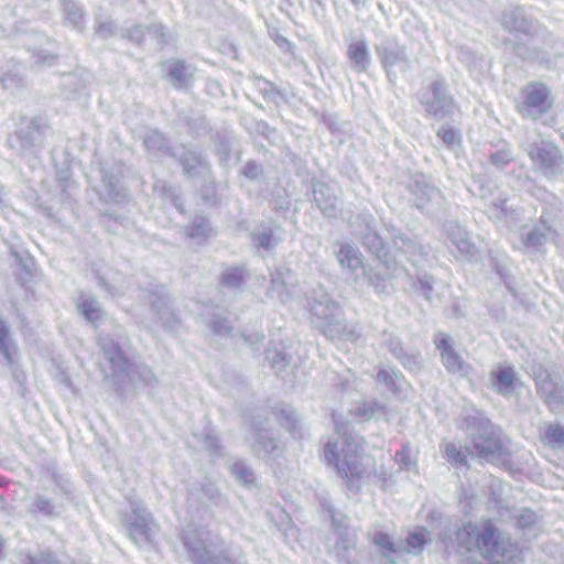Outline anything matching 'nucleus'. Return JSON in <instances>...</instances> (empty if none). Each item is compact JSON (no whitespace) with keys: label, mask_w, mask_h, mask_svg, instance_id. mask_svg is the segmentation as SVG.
Returning <instances> with one entry per match:
<instances>
[{"label":"nucleus","mask_w":564,"mask_h":564,"mask_svg":"<svg viewBox=\"0 0 564 564\" xmlns=\"http://www.w3.org/2000/svg\"><path fill=\"white\" fill-rule=\"evenodd\" d=\"M383 345L409 371H419L421 369V355L419 351H405L401 341L391 334H383Z\"/></svg>","instance_id":"obj_19"},{"label":"nucleus","mask_w":564,"mask_h":564,"mask_svg":"<svg viewBox=\"0 0 564 564\" xmlns=\"http://www.w3.org/2000/svg\"><path fill=\"white\" fill-rule=\"evenodd\" d=\"M99 347L105 358L109 361L115 376H123L130 369L132 361L111 337L100 336Z\"/></svg>","instance_id":"obj_15"},{"label":"nucleus","mask_w":564,"mask_h":564,"mask_svg":"<svg viewBox=\"0 0 564 564\" xmlns=\"http://www.w3.org/2000/svg\"><path fill=\"white\" fill-rule=\"evenodd\" d=\"M253 452L263 458L274 456L280 452V445L272 433L268 430L254 427Z\"/></svg>","instance_id":"obj_23"},{"label":"nucleus","mask_w":564,"mask_h":564,"mask_svg":"<svg viewBox=\"0 0 564 564\" xmlns=\"http://www.w3.org/2000/svg\"><path fill=\"white\" fill-rule=\"evenodd\" d=\"M532 163L546 176H554L564 171V158L560 149L552 142L541 141L525 149Z\"/></svg>","instance_id":"obj_7"},{"label":"nucleus","mask_w":564,"mask_h":564,"mask_svg":"<svg viewBox=\"0 0 564 564\" xmlns=\"http://www.w3.org/2000/svg\"><path fill=\"white\" fill-rule=\"evenodd\" d=\"M282 424L291 432V434L295 437L297 436L296 433V425L297 421L295 417V413L292 411H289L284 416V422Z\"/></svg>","instance_id":"obj_59"},{"label":"nucleus","mask_w":564,"mask_h":564,"mask_svg":"<svg viewBox=\"0 0 564 564\" xmlns=\"http://www.w3.org/2000/svg\"><path fill=\"white\" fill-rule=\"evenodd\" d=\"M434 344L440 350L441 359L445 369L454 375L466 377L471 367L462 358L451 344V338L444 333L435 336Z\"/></svg>","instance_id":"obj_10"},{"label":"nucleus","mask_w":564,"mask_h":564,"mask_svg":"<svg viewBox=\"0 0 564 564\" xmlns=\"http://www.w3.org/2000/svg\"><path fill=\"white\" fill-rule=\"evenodd\" d=\"M148 301L161 325L173 329L178 324V318L171 305L170 297L163 286H156L148 292Z\"/></svg>","instance_id":"obj_12"},{"label":"nucleus","mask_w":564,"mask_h":564,"mask_svg":"<svg viewBox=\"0 0 564 564\" xmlns=\"http://www.w3.org/2000/svg\"><path fill=\"white\" fill-rule=\"evenodd\" d=\"M410 189L414 196L416 207L422 210L430 212V204L440 205L443 199L441 192L435 186L426 183L422 175L412 180Z\"/></svg>","instance_id":"obj_17"},{"label":"nucleus","mask_w":564,"mask_h":564,"mask_svg":"<svg viewBox=\"0 0 564 564\" xmlns=\"http://www.w3.org/2000/svg\"><path fill=\"white\" fill-rule=\"evenodd\" d=\"M204 446L213 452H217L219 449V441L216 436L207 434L203 442Z\"/></svg>","instance_id":"obj_63"},{"label":"nucleus","mask_w":564,"mask_h":564,"mask_svg":"<svg viewBox=\"0 0 564 564\" xmlns=\"http://www.w3.org/2000/svg\"><path fill=\"white\" fill-rule=\"evenodd\" d=\"M44 129V120L34 118L30 120L25 128H21L19 131H17L14 138L10 139V143L12 147H15L13 142H17L21 150L32 149L41 144Z\"/></svg>","instance_id":"obj_18"},{"label":"nucleus","mask_w":564,"mask_h":564,"mask_svg":"<svg viewBox=\"0 0 564 564\" xmlns=\"http://www.w3.org/2000/svg\"><path fill=\"white\" fill-rule=\"evenodd\" d=\"M419 100L426 113L443 119L453 113L454 100L447 93L445 79L437 78L419 94Z\"/></svg>","instance_id":"obj_6"},{"label":"nucleus","mask_w":564,"mask_h":564,"mask_svg":"<svg viewBox=\"0 0 564 564\" xmlns=\"http://www.w3.org/2000/svg\"><path fill=\"white\" fill-rule=\"evenodd\" d=\"M200 490L204 495V497L214 502V503H218L219 500H220V492H219V489L217 488V486L210 481H206V482H203L200 485Z\"/></svg>","instance_id":"obj_54"},{"label":"nucleus","mask_w":564,"mask_h":564,"mask_svg":"<svg viewBox=\"0 0 564 564\" xmlns=\"http://www.w3.org/2000/svg\"><path fill=\"white\" fill-rule=\"evenodd\" d=\"M262 172L259 164L250 161L243 167V174L249 178H257Z\"/></svg>","instance_id":"obj_60"},{"label":"nucleus","mask_w":564,"mask_h":564,"mask_svg":"<svg viewBox=\"0 0 564 564\" xmlns=\"http://www.w3.org/2000/svg\"><path fill=\"white\" fill-rule=\"evenodd\" d=\"M128 37L135 43H141L145 39V33L141 26L135 25L128 30Z\"/></svg>","instance_id":"obj_61"},{"label":"nucleus","mask_w":564,"mask_h":564,"mask_svg":"<svg viewBox=\"0 0 564 564\" xmlns=\"http://www.w3.org/2000/svg\"><path fill=\"white\" fill-rule=\"evenodd\" d=\"M373 543L383 550V554L388 556V554L397 553L398 547L394 545L391 538L381 531H377L373 535Z\"/></svg>","instance_id":"obj_46"},{"label":"nucleus","mask_w":564,"mask_h":564,"mask_svg":"<svg viewBox=\"0 0 564 564\" xmlns=\"http://www.w3.org/2000/svg\"><path fill=\"white\" fill-rule=\"evenodd\" d=\"M536 520V514L534 511L530 509H523L520 511V513L517 517V521L519 527L521 528H529L532 525Z\"/></svg>","instance_id":"obj_56"},{"label":"nucleus","mask_w":564,"mask_h":564,"mask_svg":"<svg viewBox=\"0 0 564 564\" xmlns=\"http://www.w3.org/2000/svg\"><path fill=\"white\" fill-rule=\"evenodd\" d=\"M310 311L313 323L332 340H347L355 343L361 335L356 324H346L340 306L332 300L323 288L314 290L310 300Z\"/></svg>","instance_id":"obj_2"},{"label":"nucleus","mask_w":564,"mask_h":564,"mask_svg":"<svg viewBox=\"0 0 564 564\" xmlns=\"http://www.w3.org/2000/svg\"><path fill=\"white\" fill-rule=\"evenodd\" d=\"M490 380L494 389L499 394H510L516 381V371L511 366L499 365L497 369L490 372Z\"/></svg>","instance_id":"obj_24"},{"label":"nucleus","mask_w":564,"mask_h":564,"mask_svg":"<svg viewBox=\"0 0 564 564\" xmlns=\"http://www.w3.org/2000/svg\"><path fill=\"white\" fill-rule=\"evenodd\" d=\"M344 534H345V538L341 539L340 542L336 543V549L347 550V549L352 547L355 545L356 534L355 533H349V532H345Z\"/></svg>","instance_id":"obj_62"},{"label":"nucleus","mask_w":564,"mask_h":564,"mask_svg":"<svg viewBox=\"0 0 564 564\" xmlns=\"http://www.w3.org/2000/svg\"><path fill=\"white\" fill-rule=\"evenodd\" d=\"M212 226L205 217L197 216L187 226L186 232L188 237L194 239H205L212 234Z\"/></svg>","instance_id":"obj_32"},{"label":"nucleus","mask_w":564,"mask_h":564,"mask_svg":"<svg viewBox=\"0 0 564 564\" xmlns=\"http://www.w3.org/2000/svg\"><path fill=\"white\" fill-rule=\"evenodd\" d=\"M148 36L154 41L159 46L167 43V34L164 31V26L160 23L152 24L147 28Z\"/></svg>","instance_id":"obj_49"},{"label":"nucleus","mask_w":564,"mask_h":564,"mask_svg":"<svg viewBox=\"0 0 564 564\" xmlns=\"http://www.w3.org/2000/svg\"><path fill=\"white\" fill-rule=\"evenodd\" d=\"M31 514H43L44 517H56L58 514L53 501L44 496L36 495L28 507Z\"/></svg>","instance_id":"obj_30"},{"label":"nucleus","mask_w":564,"mask_h":564,"mask_svg":"<svg viewBox=\"0 0 564 564\" xmlns=\"http://www.w3.org/2000/svg\"><path fill=\"white\" fill-rule=\"evenodd\" d=\"M22 564H58L52 553H41L37 556L25 555Z\"/></svg>","instance_id":"obj_53"},{"label":"nucleus","mask_w":564,"mask_h":564,"mask_svg":"<svg viewBox=\"0 0 564 564\" xmlns=\"http://www.w3.org/2000/svg\"><path fill=\"white\" fill-rule=\"evenodd\" d=\"M267 360L271 367L279 373L288 365L286 355L276 347L268 348L265 351Z\"/></svg>","instance_id":"obj_41"},{"label":"nucleus","mask_w":564,"mask_h":564,"mask_svg":"<svg viewBox=\"0 0 564 564\" xmlns=\"http://www.w3.org/2000/svg\"><path fill=\"white\" fill-rule=\"evenodd\" d=\"M381 410L382 406L378 402L369 401L357 404L350 412L354 416L362 421H368Z\"/></svg>","instance_id":"obj_38"},{"label":"nucleus","mask_w":564,"mask_h":564,"mask_svg":"<svg viewBox=\"0 0 564 564\" xmlns=\"http://www.w3.org/2000/svg\"><path fill=\"white\" fill-rule=\"evenodd\" d=\"M511 148L503 144L500 149L491 151L488 155L489 163L496 169H503L513 161Z\"/></svg>","instance_id":"obj_35"},{"label":"nucleus","mask_w":564,"mask_h":564,"mask_svg":"<svg viewBox=\"0 0 564 564\" xmlns=\"http://www.w3.org/2000/svg\"><path fill=\"white\" fill-rule=\"evenodd\" d=\"M253 241L265 250H271L276 245V239L273 236L272 228H263L262 230L252 234Z\"/></svg>","instance_id":"obj_39"},{"label":"nucleus","mask_w":564,"mask_h":564,"mask_svg":"<svg viewBox=\"0 0 564 564\" xmlns=\"http://www.w3.org/2000/svg\"><path fill=\"white\" fill-rule=\"evenodd\" d=\"M122 522L135 544L145 546L152 543L156 523L142 502L131 501L130 512L123 514Z\"/></svg>","instance_id":"obj_5"},{"label":"nucleus","mask_w":564,"mask_h":564,"mask_svg":"<svg viewBox=\"0 0 564 564\" xmlns=\"http://www.w3.org/2000/svg\"><path fill=\"white\" fill-rule=\"evenodd\" d=\"M245 273L241 268H230L223 273V283L228 288H239L243 281Z\"/></svg>","instance_id":"obj_43"},{"label":"nucleus","mask_w":564,"mask_h":564,"mask_svg":"<svg viewBox=\"0 0 564 564\" xmlns=\"http://www.w3.org/2000/svg\"><path fill=\"white\" fill-rule=\"evenodd\" d=\"M336 258L340 267L347 270L350 274L355 275L356 279H358V272L360 271L370 284L376 288L378 286V284L375 283L372 276L366 271V268L362 263V256L358 247L349 242L340 243L339 249L336 252Z\"/></svg>","instance_id":"obj_14"},{"label":"nucleus","mask_w":564,"mask_h":564,"mask_svg":"<svg viewBox=\"0 0 564 564\" xmlns=\"http://www.w3.org/2000/svg\"><path fill=\"white\" fill-rule=\"evenodd\" d=\"M182 541L194 564H232L223 542L210 539V532L204 527L188 524Z\"/></svg>","instance_id":"obj_3"},{"label":"nucleus","mask_w":564,"mask_h":564,"mask_svg":"<svg viewBox=\"0 0 564 564\" xmlns=\"http://www.w3.org/2000/svg\"><path fill=\"white\" fill-rule=\"evenodd\" d=\"M437 135L449 148H454L455 145L459 144V141H460L458 132L456 130H454L453 128L442 127L438 130Z\"/></svg>","instance_id":"obj_51"},{"label":"nucleus","mask_w":564,"mask_h":564,"mask_svg":"<svg viewBox=\"0 0 564 564\" xmlns=\"http://www.w3.org/2000/svg\"><path fill=\"white\" fill-rule=\"evenodd\" d=\"M313 196L317 207L326 217L335 218L337 216V195L330 185L325 183L315 184Z\"/></svg>","instance_id":"obj_20"},{"label":"nucleus","mask_w":564,"mask_h":564,"mask_svg":"<svg viewBox=\"0 0 564 564\" xmlns=\"http://www.w3.org/2000/svg\"><path fill=\"white\" fill-rule=\"evenodd\" d=\"M106 186V195L110 200L120 202L127 196L126 188L120 186L118 180L108 178L106 175L102 177Z\"/></svg>","instance_id":"obj_40"},{"label":"nucleus","mask_w":564,"mask_h":564,"mask_svg":"<svg viewBox=\"0 0 564 564\" xmlns=\"http://www.w3.org/2000/svg\"><path fill=\"white\" fill-rule=\"evenodd\" d=\"M445 243L448 249H456V257H473L477 248L470 239L469 234L456 221H447L443 226ZM454 252L453 250H451Z\"/></svg>","instance_id":"obj_13"},{"label":"nucleus","mask_w":564,"mask_h":564,"mask_svg":"<svg viewBox=\"0 0 564 564\" xmlns=\"http://www.w3.org/2000/svg\"><path fill=\"white\" fill-rule=\"evenodd\" d=\"M429 532L425 529H420L410 533L406 538L408 546L413 552H420L423 545L427 542Z\"/></svg>","instance_id":"obj_45"},{"label":"nucleus","mask_w":564,"mask_h":564,"mask_svg":"<svg viewBox=\"0 0 564 564\" xmlns=\"http://www.w3.org/2000/svg\"><path fill=\"white\" fill-rule=\"evenodd\" d=\"M394 246L402 252L408 253L412 262L419 261V258H421L423 254L422 248L415 241L411 240L404 235L395 237Z\"/></svg>","instance_id":"obj_34"},{"label":"nucleus","mask_w":564,"mask_h":564,"mask_svg":"<svg viewBox=\"0 0 564 564\" xmlns=\"http://www.w3.org/2000/svg\"><path fill=\"white\" fill-rule=\"evenodd\" d=\"M376 51L390 79L393 75L394 68H398L401 72L409 68L410 64L404 47L394 41H383L376 47Z\"/></svg>","instance_id":"obj_11"},{"label":"nucleus","mask_w":564,"mask_h":564,"mask_svg":"<svg viewBox=\"0 0 564 564\" xmlns=\"http://www.w3.org/2000/svg\"><path fill=\"white\" fill-rule=\"evenodd\" d=\"M553 237L554 231L544 223L531 228L523 227L521 230L523 245L528 248H539Z\"/></svg>","instance_id":"obj_25"},{"label":"nucleus","mask_w":564,"mask_h":564,"mask_svg":"<svg viewBox=\"0 0 564 564\" xmlns=\"http://www.w3.org/2000/svg\"><path fill=\"white\" fill-rule=\"evenodd\" d=\"M295 285L293 272L289 268L279 267L271 274V286L268 293L286 303L293 297Z\"/></svg>","instance_id":"obj_16"},{"label":"nucleus","mask_w":564,"mask_h":564,"mask_svg":"<svg viewBox=\"0 0 564 564\" xmlns=\"http://www.w3.org/2000/svg\"><path fill=\"white\" fill-rule=\"evenodd\" d=\"M123 375L132 382L140 381L144 386L149 387H153L158 382L153 371L144 364L131 362L130 369Z\"/></svg>","instance_id":"obj_28"},{"label":"nucleus","mask_w":564,"mask_h":564,"mask_svg":"<svg viewBox=\"0 0 564 564\" xmlns=\"http://www.w3.org/2000/svg\"><path fill=\"white\" fill-rule=\"evenodd\" d=\"M1 83L6 89H13L21 86L22 79L17 75L7 74L1 78Z\"/></svg>","instance_id":"obj_58"},{"label":"nucleus","mask_w":564,"mask_h":564,"mask_svg":"<svg viewBox=\"0 0 564 564\" xmlns=\"http://www.w3.org/2000/svg\"><path fill=\"white\" fill-rule=\"evenodd\" d=\"M113 23L111 21H107V22H102L98 25L97 28V33L100 35V36H108L110 34H112L113 32Z\"/></svg>","instance_id":"obj_64"},{"label":"nucleus","mask_w":564,"mask_h":564,"mask_svg":"<svg viewBox=\"0 0 564 564\" xmlns=\"http://www.w3.org/2000/svg\"><path fill=\"white\" fill-rule=\"evenodd\" d=\"M0 352L3 358L7 360L8 365L14 364V358L18 352V347L15 341L11 336V330L9 324L0 318Z\"/></svg>","instance_id":"obj_26"},{"label":"nucleus","mask_w":564,"mask_h":564,"mask_svg":"<svg viewBox=\"0 0 564 564\" xmlns=\"http://www.w3.org/2000/svg\"><path fill=\"white\" fill-rule=\"evenodd\" d=\"M474 453L485 462L498 464L505 462L507 448L500 434L491 427H482L473 438Z\"/></svg>","instance_id":"obj_9"},{"label":"nucleus","mask_w":564,"mask_h":564,"mask_svg":"<svg viewBox=\"0 0 564 564\" xmlns=\"http://www.w3.org/2000/svg\"><path fill=\"white\" fill-rule=\"evenodd\" d=\"M394 458L403 470H410L415 466L414 462L411 459V452L408 445H403L401 451L395 453Z\"/></svg>","instance_id":"obj_50"},{"label":"nucleus","mask_w":564,"mask_h":564,"mask_svg":"<svg viewBox=\"0 0 564 564\" xmlns=\"http://www.w3.org/2000/svg\"><path fill=\"white\" fill-rule=\"evenodd\" d=\"M377 381L384 384L393 394H401L406 386L402 373L390 368H380L377 375Z\"/></svg>","instance_id":"obj_27"},{"label":"nucleus","mask_w":564,"mask_h":564,"mask_svg":"<svg viewBox=\"0 0 564 564\" xmlns=\"http://www.w3.org/2000/svg\"><path fill=\"white\" fill-rule=\"evenodd\" d=\"M543 441L552 448L564 446V426L560 424H550L544 431Z\"/></svg>","instance_id":"obj_36"},{"label":"nucleus","mask_w":564,"mask_h":564,"mask_svg":"<svg viewBox=\"0 0 564 564\" xmlns=\"http://www.w3.org/2000/svg\"><path fill=\"white\" fill-rule=\"evenodd\" d=\"M520 11L514 10L509 13H505L502 17V23L508 30H523L522 22L520 23L518 21V18L520 17Z\"/></svg>","instance_id":"obj_55"},{"label":"nucleus","mask_w":564,"mask_h":564,"mask_svg":"<svg viewBox=\"0 0 564 564\" xmlns=\"http://www.w3.org/2000/svg\"><path fill=\"white\" fill-rule=\"evenodd\" d=\"M456 539L458 544L468 551L477 549L485 558L498 561L505 555V542L490 520L484 521L480 525L468 522L456 532Z\"/></svg>","instance_id":"obj_4"},{"label":"nucleus","mask_w":564,"mask_h":564,"mask_svg":"<svg viewBox=\"0 0 564 564\" xmlns=\"http://www.w3.org/2000/svg\"><path fill=\"white\" fill-rule=\"evenodd\" d=\"M487 213L491 218L502 219L508 216L509 209L507 207V198L505 196H499L494 199L488 206Z\"/></svg>","instance_id":"obj_44"},{"label":"nucleus","mask_w":564,"mask_h":564,"mask_svg":"<svg viewBox=\"0 0 564 564\" xmlns=\"http://www.w3.org/2000/svg\"><path fill=\"white\" fill-rule=\"evenodd\" d=\"M335 434L324 447V456L329 465H334L337 474L347 480L352 489L354 482L365 473L360 462L364 452V440L348 424L334 417Z\"/></svg>","instance_id":"obj_1"},{"label":"nucleus","mask_w":564,"mask_h":564,"mask_svg":"<svg viewBox=\"0 0 564 564\" xmlns=\"http://www.w3.org/2000/svg\"><path fill=\"white\" fill-rule=\"evenodd\" d=\"M180 162L187 175H195L200 170L207 169V164L202 155L194 151H185L180 156Z\"/></svg>","instance_id":"obj_29"},{"label":"nucleus","mask_w":564,"mask_h":564,"mask_svg":"<svg viewBox=\"0 0 564 564\" xmlns=\"http://www.w3.org/2000/svg\"><path fill=\"white\" fill-rule=\"evenodd\" d=\"M144 147L151 152L162 151L166 148V140L159 131H151L144 138Z\"/></svg>","instance_id":"obj_42"},{"label":"nucleus","mask_w":564,"mask_h":564,"mask_svg":"<svg viewBox=\"0 0 564 564\" xmlns=\"http://www.w3.org/2000/svg\"><path fill=\"white\" fill-rule=\"evenodd\" d=\"M63 10L67 23L79 31L83 30L84 12L82 8L74 1L63 0Z\"/></svg>","instance_id":"obj_31"},{"label":"nucleus","mask_w":564,"mask_h":564,"mask_svg":"<svg viewBox=\"0 0 564 564\" xmlns=\"http://www.w3.org/2000/svg\"><path fill=\"white\" fill-rule=\"evenodd\" d=\"M522 101L518 105L524 118L536 119L552 107L549 88L542 83L527 85L521 94Z\"/></svg>","instance_id":"obj_8"},{"label":"nucleus","mask_w":564,"mask_h":564,"mask_svg":"<svg viewBox=\"0 0 564 564\" xmlns=\"http://www.w3.org/2000/svg\"><path fill=\"white\" fill-rule=\"evenodd\" d=\"M169 79L177 87L186 84L188 72L183 61H173L169 63Z\"/></svg>","instance_id":"obj_37"},{"label":"nucleus","mask_w":564,"mask_h":564,"mask_svg":"<svg viewBox=\"0 0 564 564\" xmlns=\"http://www.w3.org/2000/svg\"><path fill=\"white\" fill-rule=\"evenodd\" d=\"M420 289L426 300H431V292L433 290L434 280L430 275L420 276L419 280Z\"/></svg>","instance_id":"obj_57"},{"label":"nucleus","mask_w":564,"mask_h":564,"mask_svg":"<svg viewBox=\"0 0 564 564\" xmlns=\"http://www.w3.org/2000/svg\"><path fill=\"white\" fill-rule=\"evenodd\" d=\"M364 245L377 256L383 250V240L376 232L367 234L364 237Z\"/></svg>","instance_id":"obj_52"},{"label":"nucleus","mask_w":564,"mask_h":564,"mask_svg":"<svg viewBox=\"0 0 564 564\" xmlns=\"http://www.w3.org/2000/svg\"><path fill=\"white\" fill-rule=\"evenodd\" d=\"M207 325L217 335H227L231 330V326L227 318H223L218 315H214L212 318H208Z\"/></svg>","instance_id":"obj_48"},{"label":"nucleus","mask_w":564,"mask_h":564,"mask_svg":"<svg viewBox=\"0 0 564 564\" xmlns=\"http://www.w3.org/2000/svg\"><path fill=\"white\" fill-rule=\"evenodd\" d=\"M445 456L448 462L464 466L467 463L465 453L453 443L445 444Z\"/></svg>","instance_id":"obj_47"},{"label":"nucleus","mask_w":564,"mask_h":564,"mask_svg":"<svg viewBox=\"0 0 564 564\" xmlns=\"http://www.w3.org/2000/svg\"><path fill=\"white\" fill-rule=\"evenodd\" d=\"M76 307L79 314L94 326L104 319L105 311L97 299L89 293L82 292L78 295Z\"/></svg>","instance_id":"obj_22"},{"label":"nucleus","mask_w":564,"mask_h":564,"mask_svg":"<svg viewBox=\"0 0 564 564\" xmlns=\"http://www.w3.org/2000/svg\"><path fill=\"white\" fill-rule=\"evenodd\" d=\"M232 476L245 486L256 484L257 477L253 470L242 460L234 463L230 467Z\"/></svg>","instance_id":"obj_33"},{"label":"nucleus","mask_w":564,"mask_h":564,"mask_svg":"<svg viewBox=\"0 0 564 564\" xmlns=\"http://www.w3.org/2000/svg\"><path fill=\"white\" fill-rule=\"evenodd\" d=\"M347 58L350 68L357 73H362L368 69L371 63L368 44L364 39L354 40L348 44Z\"/></svg>","instance_id":"obj_21"}]
</instances>
